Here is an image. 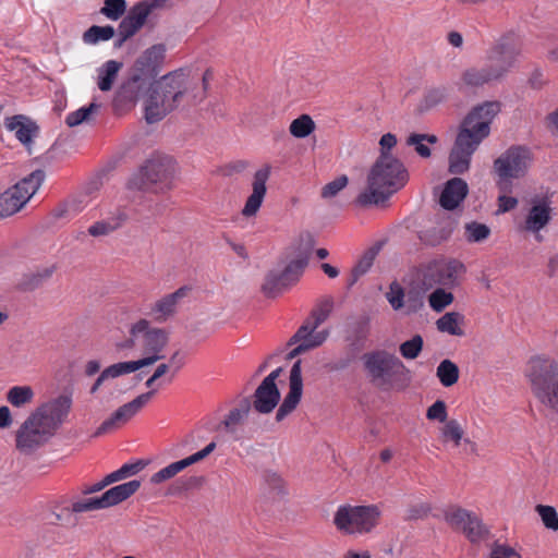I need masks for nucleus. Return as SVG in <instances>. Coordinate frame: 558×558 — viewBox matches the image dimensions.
Segmentation results:
<instances>
[{"label":"nucleus","instance_id":"1","mask_svg":"<svg viewBox=\"0 0 558 558\" xmlns=\"http://www.w3.org/2000/svg\"><path fill=\"white\" fill-rule=\"evenodd\" d=\"M499 111L500 102L485 101L466 114L449 154L450 173L462 174L469 170L472 155L489 135L490 123Z\"/></svg>","mask_w":558,"mask_h":558},{"label":"nucleus","instance_id":"2","mask_svg":"<svg viewBox=\"0 0 558 558\" xmlns=\"http://www.w3.org/2000/svg\"><path fill=\"white\" fill-rule=\"evenodd\" d=\"M409 181L403 162L389 153H383L369 169L366 189L359 194L355 203L362 207L386 202Z\"/></svg>","mask_w":558,"mask_h":558},{"label":"nucleus","instance_id":"3","mask_svg":"<svg viewBox=\"0 0 558 558\" xmlns=\"http://www.w3.org/2000/svg\"><path fill=\"white\" fill-rule=\"evenodd\" d=\"M364 367L372 384L383 390L404 389L411 380V372L403 362L385 350L363 355Z\"/></svg>","mask_w":558,"mask_h":558},{"label":"nucleus","instance_id":"4","mask_svg":"<svg viewBox=\"0 0 558 558\" xmlns=\"http://www.w3.org/2000/svg\"><path fill=\"white\" fill-rule=\"evenodd\" d=\"M526 376L535 398L546 408L558 412V361L544 355L529 361Z\"/></svg>","mask_w":558,"mask_h":558},{"label":"nucleus","instance_id":"5","mask_svg":"<svg viewBox=\"0 0 558 558\" xmlns=\"http://www.w3.org/2000/svg\"><path fill=\"white\" fill-rule=\"evenodd\" d=\"M312 246L305 243H299L291 247L288 253V264L279 270H270L266 274L260 287L266 298L275 299L294 286L302 276L308 264Z\"/></svg>","mask_w":558,"mask_h":558},{"label":"nucleus","instance_id":"6","mask_svg":"<svg viewBox=\"0 0 558 558\" xmlns=\"http://www.w3.org/2000/svg\"><path fill=\"white\" fill-rule=\"evenodd\" d=\"M531 159V151L523 146H511L495 159L493 168L498 177L496 183L501 193H511V180L526 174Z\"/></svg>","mask_w":558,"mask_h":558},{"label":"nucleus","instance_id":"7","mask_svg":"<svg viewBox=\"0 0 558 558\" xmlns=\"http://www.w3.org/2000/svg\"><path fill=\"white\" fill-rule=\"evenodd\" d=\"M130 335L138 337V345L143 352L141 359L150 366L165 357V350L170 341V333L165 328L151 327L149 320L142 318L130 328Z\"/></svg>","mask_w":558,"mask_h":558},{"label":"nucleus","instance_id":"8","mask_svg":"<svg viewBox=\"0 0 558 558\" xmlns=\"http://www.w3.org/2000/svg\"><path fill=\"white\" fill-rule=\"evenodd\" d=\"M380 511L376 506H341L333 517L336 527L345 534H366L378 524Z\"/></svg>","mask_w":558,"mask_h":558},{"label":"nucleus","instance_id":"9","mask_svg":"<svg viewBox=\"0 0 558 558\" xmlns=\"http://www.w3.org/2000/svg\"><path fill=\"white\" fill-rule=\"evenodd\" d=\"M45 179L43 170H35L14 186L0 194V219L20 211L38 191Z\"/></svg>","mask_w":558,"mask_h":558},{"label":"nucleus","instance_id":"10","mask_svg":"<svg viewBox=\"0 0 558 558\" xmlns=\"http://www.w3.org/2000/svg\"><path fill=\"white\" fill-rule=\"evenodd\" d=\"M521 50V38L514 33L506 34L487 51L485 65L499 81L513 66Z\"/></svg>","mask_w":558,"mask_h":558},{"label":"nucleus","instance_id":"11","mask_svg":"<svg viewBox=\"0 0 558 558\" xmlns=\"http://www.w3.org/2000/svg\"><path fill=\"white\" fill-rule=\"evenodd\" d=\"M56 434L34 413L26 417L15 432V448L29 456L46 446Z\"/></svg>","mask_w":558,"mask_h":558},{"label":"nucleus","instance_id":"12","mask_svg":"<svg viewBox=\"0 0 558 558\" xmlns=\"http://www.w3.org/2000/svg\"><path fill=\"white\" fill-rule=\"evenodd\" d=\"M153 83L170 112L182 104L190 90L187 74L182 69L169 72Z\"/></svg>","mask_w":558,"mask_h":558},{"label":"nucleus","instance_id":"13","mask_svg":"<svg viewBox=\"0 0 558 558\" xmlns=\"http://www.w3.org/2000/svg\"><path fill=\"white\" fill-rule=\"evenodd\" d=\"M445 521L452 530L462 532L472 543L481 541L487 534L481 519L475 513L461 507L449 508L445 512Z\"/></svg>","mask_w":558,"mask_h":558},{"label":"nucleus","instance_id":"14","mask_svg":"<svg viewBox=\"0 0 558 558\" xmlns=\"http://www.w3.org/2000/svg\"><path fill=\"white\" fill-rule=\"evenodd\" d=\"M72 409V397L70 395H60L39 407L33 412L48 426L54 434L66 421Z\"/></svg>","mask_w":558,"mask_h":558},{"label":"nucleus","instance_id":"15","mask_svg":"<svg viewBox=\"0 0 558 558\" xmlns=\"http://www.w3.org/2000/svg\"><path fill=\"white\" fill-rule=\"evenodd\" d=\"M156 395V389L149 390L137 396L132 401L118 408L107 420H105L97 428L95 436L106 434L120 425L130 421Z\"/></svg>","mask_w":558,"mask_h":558},{"label":"nucleus","instance_id":"16","mask_svg":"<svg viewBox=\"0 0 558 558\" xmlns=\"http://www.w3.org/2000/svg\"><path fill=\"white\" fill-rule=\"evenodd\" d=\"M464 272V265L457 259L435 263L427 268L424 275V283L430 287L433 284H438L441 287L452 288L459 283V280Z\"/></svg>","mask_w":558,"mask_h":558},{"label":"nucleus","instance_id":"17","mask_svg":"<svg viewBox=\"0 0 558 558\" xmlns=\"http://www.w3.org/2000/svg\"><path fill=\"white\" fill-rule=\"evenodd\" d=\"M303 392L302 368L301 360H298L290 371L289 377V392L284 397L277 413L276 421H283L290 413H292L301 401Z\"/></svg>","mask_w":558,"mask_h":558},{"label":"nucleus","instance_id":"18","mask_svg":"<svg viewBox=\"0 0 558 558\" xmlns=\"http://www.w3.org/2000/svg\"><path fill=\"white\" fill-rule=\"evenodd\" d=\"M146 177L154 186L159 184L158 191L171 189V179L174 173V163L169 157H157L147 160L143 166Z\"/></svg>","mask_w":558,"mask_h":558},{"label":"nucleus","instance_id":"19","mask_svg":"<svg viewBox=\"0 0 558 558\" xmlns=\"http://www.w3.org/2000/svg\"><path fill=\"white\" fill-rule=\"evenodd\" d=\"M148 80L143 75L134 72L131 77L124 81L118 90L113 99V105L117 109H130L137 101L141 93L147 88Z\"/></svg>","mask_w":558,"mask_h":558},{"label":"nucleus","instance_id":"20","mask_svg":"<svg viewBox=\"0 0 558 558\" xmlns=\"http://www.w3.org/2000/svg\"><path fill=\"white\" fill-rule=\"evenodd\" d=\"M270 172L271 167L269 165H264L254 173L252 193L247 197L242 209L243 216L252 217L259 210L267 192L266 183L270 177Z\"/></svg>","mask_w":558,"mask_h":558},{"label":"nucleus","instance_id":"21","mask_svg":"<svg viewBox=\"0 0 558 558\" xmlns=\"http://www.w3.org/2000/svg\"><path fill=\"white\" fill-rule=\"evenodd\" d=\"M166 58V46L157 44L146 49L135 61L134 71L146 80L156 77Z\"/></svg>","mask_w":558,"mask_h":558},{"label":"nucleus","instance_id":"22","mask_svg":"<svg viewBox=\"0 0 558 558\" xmlns=\"http://www.w3.org/2000/svg\"><path fill=\"white\" fill-rule=\"evenodd\" d=\"M189 287H181L172 293L166 294L150 306L149 315L157 323H165L178 312L180 302L187 295Z\"/></svg>","mask_w":558,"mask_h":558},{"label":"nucleus","instance_id":"23","mask_svg":"<svg viewBox=\"0 0 558 558\" xmlns=\"http://www.w3.org/2000/svg\"><path fill=\"white\" fill-rule=\"evenodd\" d=\"M215 448H216V442H214V441L209 442L201 451H198L185 459L173 462V463L167 465L166 468L159 470L150 477V482L153 484H160L162 482H166V481L174 477L178 473H180L187 466L205 459L207 456H209L215 450Z\"/></svg>","mask_w":558,"mask_h":558},{"label":"nucleus","instance_id":"24","mask_svg":"<svg viewBox=\"0 0 558 558\" xmlns=\"http://www.w3.org/2000/svg\"><path fill=\"white\" fill-rule=\"evenodd\" d=\"M328 336V330L317 331V329L310 323L303 322L295 333L289 339L287 344L289 347L294 344L301 345L304 348L305 352H308L320 347Z\"/></svg>","mask_w":558,"mask_h":558},{"label":"nucleus","instance_id":"25","mask_svg":"<svg viewBox=\"0 0 558 558\" xmlns=\"http://www.w3.org/2000/svg\"><path fill=\"white\" fill-rule=\"evenodd\" d=\"M170 112L165 99L156 89L154 83L146 88L144 96V117L148 124L157 123L166 118Z\"/></svg>","mask_w":558,"mask_h":558},{"label":"nucleus","instance_id":"26","mask_svg":"<svg viewBox=\"0 0 558 558\" xmlns=\"http://www.w3.org/2000/svg\"><path fill=\"white\" fill-rule=\"evenodd\" d=\"M551 211L548 198L532 199V206L525 218V230L538 233L550 221Z\"/></svg>","mask_w":558,"mask_h":558},{"label":"nucleus","instance_id":"27","mask_svg":"<svg viewBox=\"0 0 558 558\" xmlns=\"http://www.w3.org/2000/svg\"><path fill=\"white\" fill-rule=\"evenodd\" d=\"M456 220L448 214H442L436 226L427 228L420 233V239L432 246L448 240L456 228Z\"/></svg>","mask_w":558,"mask_h":558},{"label":"nucleus","instance_id":"28","mask_svg":"<svg viewBox=\"0 0 558 558\" xmlns=\"http://www.w3.org/2000/svg\"><path fill=\"white\" fill-rule=\"evenodd\" d=\"M469 187L461 178H453L447 181L440 195L439 203L442 208L452 210L466 197Z\"/></svg>","mask_w":558,"mask_h":558},{"label":"nucleus","instance_id":"29","mask_svg":"<svg viewBox=\"0 0 558 558\" xmlns=\"http://www.w3.org/2000/svg\"><path fill=\"white\" fill-rule=\"evenodd\" d=\"M280 400L278 387H271L264 383L256 388L253 395L252 407L260 414H268L277 407Z\"/></svg>","mask_w":558,"mask_h":558},{"label":"nucleus","instance_id":"30","mask_svg":"<svg viewBox=\"0 0 558 558\" xmlns=\"http://www.w3.org/2000/svg\"><path fill=\"white\" fill-rule=\"evenodd\" d=\"M56 269V265H50L24 272L16 283V289L22 292L39 289L52 277Z\"/></svg>","mask_w":558,"mask_h":558},{"label":"nucleus","instance_id":"31","mask_svg":"<svg viewBox=\"0 0 558 558\" xmlns=\"http://www.w3.org/2000/svg\"><path fill=\"white\" fill-rule=\"evenodd\" d=\"M141 487V482L138 480H132L128 483H123L117 485L107 492H105L100 497L104 509L121 504L126 500L129 497L134 495Z\"/></svg>","mask_w":558,"mask_h":558},{"label":"nucleus","instance_id":"32","mask_svg":"<svg viewBox=\"0 0 558 558\" xmlns=\"http://www.w3.org/2000/svg\"><path fill=\"white\" fill-rule=\"evenodd\" d=\"M252 409V402L248 398H243L239 404L229 411L220 423V427L228 434H235L241 425L246 421Z\"/></svg>","mask_w":558,"mask_h":558},{"label":"nucleus","instance_id":"33","mask_svg":"<svg viewBox=\"0 0 558 558\" xmlns=\"http://www.w3.org/2000/svg\"><path fill=\"white\" fill-rule=\"evenodd\" d=\"M126 220V213L122 209H118L110 217L93 223L87 232L94 238L107 236L120 229Z\"/></svg>","mask_w":558,"mask_h":558},{"label":"nucleus","instance_id":"34","mask_svg":"<svg viewBox=\"0 0 558 558\" xmlns=\"http://www.w3.org/2000/svg\"><path fill=\"white\" fill-rule=\"evenodd\" d=\"M147 17V11L135 4L120 22L117 33L123 34V38H131L143 27Z\"/></svg>","mask_w":558,"mask_h":558},{"label":"nucleus","instance_id":"35","mask_svg":"<svg viewBox=\"0 0 558 558\" xmlns=\"http://www.w3.org/2000/svg\"><path fill=\"white\" fill-rule=\"evenodd\" d=\"M22 119V116L9 118L7 120V128L10 131H14L16 138L28 147L32 143V137L37 132V126L32 122L24 123Z\"/></svg>","mask_w":558,"mask_h":558},{"label":"nucleus","instance_id":"36","mask_svg":"<svg viewBox=\"0 0 558 558\" xmlns=\"http://www.w3.org/2000/svg\"><path fill=\"white\" fill-rule=\"evenodd\" d=\"M122 66V62L109 60L99 69L97 86L101 92H108L112 88Z\"/></svg>","mask_w":558,"mask_h":558},{"label":"nucleus","instance_id":"37","mask_svg":"<svg viewBox=\"0 0 558 558\" xmlns=\"http://www.w3.org/2000/svg\"><path fill=\"white\" fill-rule=\"evenodd\" d=\"M464 323V316L458 312H448L436 320V327L440 332H447L451 336L462 337L464 331L461 325Z\"/></svg>","mask_w":558,"mask_h":558},{"label":"nucleus","instance_id":"38","mask_svg":"<svg viewBox=\"0 0 558 558\" xmlns=\"http://www.w3.org/2000/svg\"><path fill=\"white\" fill-rule=\"evenodd\" d=\"M462 81L471 87H478L497 81L486 65L472 66L462 73Z\"/></svg>","mask_w":558,"mask_h":558},{"label":"nucleus","instance_id":"39","mask_svg":"<svg viewBox=\"0 0 558 558\" xmlns=\"http://www.w3.org/2000/svg\"><path fill=\"white\" fill-rule=\"evenodd\" d=\"M379 250L380 246L375 245L364 252V254L360 257L356 265L351 270L349 287H352L359 280L360 277L364 276L369 270Z\"/></svg>","mask_w":558,"mask_h":558},{"label":"nucleus","instance_id":"40","mask_svg":"<svg viewBox=\"0 0 558 558\" xmlns=\"http://www.w3.org/2000/svg\"><path fill=\"white\" fill-rule=\"evenodd\" d=\"M35 392L31 386H14L7 392L8 402L14 408H22L31 404Z\"/></svg>","mask_w":558,"mask_h":558},{"label":"nucleus","instance_id":"41","mask_svg":"<svg viewBox=\"0 0 558 558\" xmlns=\"http://www.w3.org/2000/svg\"><path fill=\"white\" fill-rule=\"evenodd\" d=\"M333 307V300L325 298L320 300L312 310L310 316L304 320L310 323L316 329L327 320Z\"/></svg>","mask_w":558,"mask_h":558},{"label":"nucleus","instance_id":"42","mask_svg":"<svg viewBox=\"0 0 558 558\" xmlns=\"http://www.w3.org/2000/svg\"><path fill=\"white\" fill-rule=\"evenodd\" d=\"M116 35V29L111 25H93L83 34L85 44L95 45L99 41H107Z\"/></svg>","mask_w":558,"mask_h":558},{"label":"nucleus","instance_id":"43","mask_svg":"<svg viewBox=\"0 0 558 558\" xmlns=\"http://www.w3.org/2000/svg\"><path fill=\"white\" fill-rule=\"evenodd\" d=\"M436 375L445 387L453 386L459 379V367L450 360L439 363Z\"/></svg>","mask_w":558,"mask_h":558},{"label":"nucleus","instance_id":"44","mask_svg":"<svg viewBox=\"0 0 558 558\" xmlns=\"http://www.w3.org/2000/svg\"><path fill=\"white\" fill-rule=\"evenodd\" d=\"M315 130V123L313 119L307 114H302L294 119L289 128L290 133L298 138H304L308 136Z\"/></svg>","mask_w":558,"mask_h":558},{"label":"nucleus","instance_id":"45","mask_svg":"<svg viewBox=\"0 0 558 558\" xmlns=\"http://www.w3.org/2000/svg\"><path fill=\"white\" fill-rule=\"evenodd\" d=\"M99 107L100 106L97 105L96 102H92L87 107H82V108L77 109L76 111L71 112L65 119L66 125L70 128H74L84 122L90 121L92 116L98 111Z\"/></svg>","mask_w":558,"mask_h":558},{"label":"nucleus","instance_id":"46","mask_svg":"<svg viewBox=\"0 0 558 558\" xmlns=\"http://www.w3.org/2000/svg\"><path fill=\"white\" fill-rule=\"evenodd\" d=\"M145 363L146 362H143L141 359L137 361L119 362L106 367V375H109L111 378H117L146 367Z\"/></svg>","mask_w":558,"mask_h":558},{"label":"nucleus","instance_id":"47","mask_svg":"<svg viewBox=\"0 0 558 558\" xmlns=\"http://www.w3.org/2000/svg\"><path fill=\"white\" fill-rule=\"evenodd\" d=\"M83 198L84 196H76L61 204L52 211L53 217L64 218L77 215L84 209Z\"/></svg>","mask_w":558,"mask_h":558},{"label":"nucleus","instance_id":"48","mask_svg":"<svg viewBox=\"0 0 558 558\" xmlns=\"http://www.w3.org/2000/svg\"><path fill=\"white\" fill-rule=\"evenodd\" d=\"M453 300V294L442 288H437L428 296L429 306L437 313L444 311Z\"/></svg>","mask_w":558,"mask_h":558},{"label":"nucleus","instance_id":"49","mask_svg":"<svg viewBox=\"0 0 558 558\" xmlns=\"http://www.w3.org/2000/svg\"><path fill=\"white\" fill-rule=\"evenodd\" d=\"M440 432L442 441H452L454 446L460 445L464 434L460 423L457 420L447 421Z\"/></svg>","mask_w":558,"mask_h":558},{"label":"nucleus","instance_id":"50","mask_svg":"<svg viewBox=\"0 0 558 558\" xmlns=\"http://www.w3.org/2000/svg\"><path fill=\"white\" fill-rule=\"evenodd\" d=\"M424 341L422 336L415 335L410 340L400 344L399 350L401 355L407 360L416 359L423 350Z\"/></svg>","mask_w":558,"mask_h":558},{"label":"nucleus","instance_id":"51","mask_svg":"<svg viewBox=\"0 0 558 558\" xmlns=\"http://www.w3.org/2000/svg\"><path fill=\"white\" fill-rule=\"evenodd\" d=\"M126 11L125 0H105L100 13L107 19L117 21L124 15Z\"/></svg>","mask_w":558,"mask_h":558},{"label":"nucleus","instance_id":"52","mask_svg":"<svg viewBox=\"0 0 558 558\" xmlns=\"http://www.w3.org/2000/svg\"><path fill=\"white\" fill-rule=\"evenodd\" d=\"M490 234V229L484 223L476 221L465 225V238L469 242H482Z\"/></svg>","mask_w":558,"mask_h":558},{"label":"nucleus","instance_id":"53","mask_svg":"<svg viewBox=\"0 0 558 558\" xmlns=\"http://www.w3.org/2000/svg\"><path fill=\"white\" fill-rule=\"evenodd\" d=\"M263 481L265 485L276 495L286 494V484L280 474L271 470H265L263 472Z\"/></svg>","mask_w":558,"mask_h":558},{"label":"nucleus","instance_id":"54","mask_svg":"<svg viewBox=\"0 0 558 558\" xmlns=\"http://www.w3.org/2000/svg\"><path fill=\"white\" fill-rule=\"evenodd\" d=\"M99 509H104L100 497H90L72 502L71 508L65 510L73 513H82Z\"/></svg>","mask_w":558,"mask_h":558},{"label":"nucleus","instance_id":"55","mask_svg":"<svg viewBox=\"0 0 558 558\" xmlns=\"http://www.w3.org/2000/svg\"><path fill=\"white\" fill-rule=\"evenodd\" d=\"M128 187L130 190H136V191H155L158 192L157 189H154L155 186L150 182V180L146 177L145 170L143 167L135 172L128 182Z\"/></svg>","mask_w":558,"mask_h":558},{"label":"nucleus","instance_id":"56","mask_svg":"<svg viewBox=\"0 0 558 558\" xmlns=\"http://www.w3.org/2000/svg\"><path fill=\"white\" fill-rule=\"evenodd\" d=\"M535 510L547 529L558 531V513L554 507L537 505Z\"/></svg>","mask_w":558,"mask_h":558},{"label":"nucleus","instance_id":"57","mask_svg":"<svg viewBox=\"0 0 558 558\" xmlns=\"http://www.w3.org/2000/svg\"><path fill=\"white\" fill-rule=\"evenodd\" d=\"M448 95L449 88L445 85L432 87L426 92L424 101L427 107H434L445 101Z\"/></svg>","mask_w":558,"mask_h":558},{"label":"nucleus","instance_id":"58","mask_svg":"<svg viewBox=\"0 0 558 558\" xmlns=\"http://www.w3.org/2000/svg\"><path fill=\"white\" fill-rule=\"evenodd\" d=\"M386 298L393 310H400L403 306L404 291L398 282L393 281Z\"/></svg>","mask_w":558,"mask_h":558},{"label":"nucleus","instance_id":"59","mask_svg":"<svg viewBox=\"0 0 558 558\" xmlns=\"http://www.w3.org/2000/svg\"><path fill=\"white\" fill-rule=\"evenodd\" d=\"M447 416H448L447 405H446L445 401H442V400H437L436 402H434L427 409V412H426V417L428 420L438 421L441 423L447 422Z\"/></svg>","mask_w":558,"mask_h":558},{"label":"nucleus","instance_id":"60","mask_svg":"<svg viewBox=\"0 0 558 558\" xmlns=\"http://www.w3.org/2000/svg\"><path fill=\"white\" fill-rule=\"evenodd\" d=\"M348 184V177L340 175L333 181L327 183L322 190V196L324 198H330L336 196L341 190H343Z\"/></svg>","mask_w":558,"mask_h":558},{"label":"nucleus","instance_id":"61","mask_svg":"<svg viewBox=\"0 0 558 558\" xmlns=\"http://www.w3.org/2000/svg\"><path fill=\"white\" fill-rule=\"evenodd\" d=\"M407 145L413 146L415 151L422 158H428L432 155L430 148L424 144L422 136L417 133H412L407 138Z\"/></svg>","mask_w":558,"mask_h":558},{"label":"nucleus","instance_id":"62","mask_svg":"<svg viewBox=\"0 0 558 558\" xmlns=\"http://www.w3.org/2000/svg\"><path fill=\"white\" fill-rule=\"evenodd\" d=\"M145 465L146 463L143 460H138L134 463H125L117 470V475H119L121 481L125 480L140 473L145 468Z\"/></svg>","mask_w":558,"mask_h":558},{"label":"nucleus","instance_id":"63","mask_svg":"<svg viewBox=\"0 0 558 558\" xmlns=\"http://www.w3.org/2000/svg\"><path fill=\"white\" fill-rule=\"evenodd\" d=\"M430 506L427 504H420L415 506H411L407 510V519L408 520H418L426 518L428 513L430 512Z\"/></svg>","mask_w":558,"mask_h":558},{"label":"nucleus","instance_id":"64","mask_svg":"<svg viewBox=\"0 0 558 558\" xmlns=\"http://www.w3.org/2000/svg\"><path fill=\"white\" fill-rule=\"evenodd\" d=\"M490 558H520V556L512 547L496 544L492 549Z\"/></svg>","mask_w":558,"mask_h":558}]
</instances>
